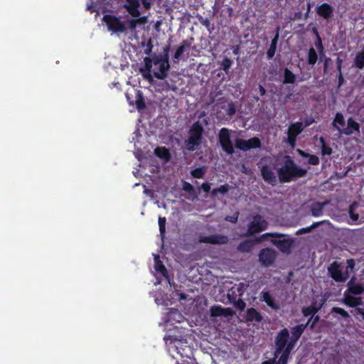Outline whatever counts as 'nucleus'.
<instances>
[{
	"label": "nucleus",
	"instance_id": "1",
	"mask_svg": "<svg viewBox=\"0 0 364 364\" xmlns=\"http://www.w3.org/2000/svg\"><path fill=\"white\" fill-rule=\"evenodd\" d=\"M281 183L290 182L306 176L307 171L296 165L289 156L284 157L283 164L277 170Z\"/></svg>",
	"mask_w": 364,
	"mask_h": 364
},
{
	"label": "nucleus",
	"instance_id": "2",
	"mask_svg": "<svg viewBox=\"0 0 364 364\" xmlns=\"http://www.w3.org/2000/svg\"><path fill=\"white\" fill-rule=\"evenodd\" d=\"M203 132L204 129L200 121L196 122L191 126L189 130V137L185 141L186 147L188 151H195L200 145Z\"/></svg>",
	"mask_w": 364,
	"mask_h": 364
},
{
	"label": "nucleus",
	"instance_id": "3",
	"mask_svg": "<svg viewBox=\"0 0 364 364\" xmlns=\"http://www.w3.org/2000/svg\"><path fill=\"white\" fill-rule=\"evenodd\" d=\"M152 60V65L154 68L153 70L154 75L159 80H164L168 76V71L170 68L168 54L164 55H154Z\"/></svg>",
	"mask_w": 364,
	"mask_h": 364
},
{
	"label": "nucleus",
	"instance_id": "4",
	"mask_svg": "<svg viewBox=\"0 0 364 364\" xmlns=\"http://www.w3.org/2000/svg\"><path fill=\"white\" fill-rule=\"evenodd\" d=\"M284 235L282 234H279L277 232L274 233H265L263 234L259 238H258L256 241L252 240H246L239 244L237 246V250L241 252H250L252 250L253 247L256 243L261 242L264 240H266L267 237H272L274 238H280L284 237Z\"/></svg>",
	"mask_w": 364,
	"mask_h": 364
},
{
	"label": "nucleus",
	"instance_id": "5",
	"mask_svg": "<svg viewBox=\"0 0 364 364\" xmlns=\"http://www.w3.org/2000/svg\"><path fill=\"white\" fill-rule=\"evenodd\" d=\"M219 143L223 150L228 154H232L235 151L233 144L230 139V131L227 128H222L220 130Z\"/></svg>",
	"mask_w": 364,
	"mask_h": 364
},
{
	"label": "nucleus",
	"instance_id": "6",
	"mask_svg": "<svg viewBox=\"0 0 364 364\" xmlns=\"http://www.w3.org/2000/svg\"><path fill=\"white\" fill-rule=\"evenodd\" d=\"M103 21L105 22L108 30L113 33H123L126 31L125 24L114 16L105 15L103 17Z\"/></svg>",
	"mask_w": 364,
	"mask_h": 364
},
{
	"label": "nucleus",
	"instance_id": "7",
	"mask_svg": "<svg viewBox=\"0 0 364 364\" xmlns=\"http://www.w3.org/2000/svg\"><path fill=\"white\" fill-rule=\"evenodd\" d=\"M268 223L259 215L253 217L248 225L247 235H252L267 229Z\"/></svg>",
	"mask_w": 364,
	"mask_h": 364
},
{
	"label": "nucleus",
	"instance_id": "8",
	"mask_svg": "<svg viewBox=\"0 0 364 364\" xmlns=\"http://www.w3.org/2000/svg\"><path fill=\"white\" fill-rule=\"evenodd\" d=\"M198 241L200 243L221 245L228 244L229 242V238L224 235L220 234L212 235L210 236L200 235L198 237Z\"/></svg>",
	"mask_w": 364,
	"mask_h": 364
},
{
	"label": "nucleus",
	"instance_id": "9",
	"mask_svg": "<svg viewBox=\"0 0 364 364\" xmlns=\"http://www.w3.org/2000/svg\"><path fill=\"white\" fill-rule=\"evenodd\" d=\"M277 257V252L272 248H264L259 253V261L265 267L272 265Z\"/></svg>",
	"mask_w": 364,
	"mask_h": 364
},
{
	"label": "nucleus",
	"instance_id": "10",
	"mask_svg": "<svg viewBox=\"0 0 364 364\" xmlns=\"http://www.w3.org/2000/svg\"><path fill=\"white\" fill-rule=\"evenodd\" d=\"M235 146L239 149L246 151L251 149L260 147L261 142L257 137H253L248 140L236 139Z\"/></svg>",
	"mask_w": 364,
	"mask_h": 364
},
{
	"label": "nucleus",
	"instance_id": "11",
	"mask_svg": "<svg viewBox=\"0 0 364 364\" xmlns=\"http://www.w3.org/2000/svg\"><path fill=\"white\" fill-rule=\"evenodd\" d=\"M289 337V331L287 328L282 329L277 335L276 338V350L274 352L276 358L282 353L287 346V340Z\"/></svg>",
	"mask_w": 364,
	"mask_h": 364
},
{
	"label": "nucleus",
	"instance_id": "12",
	"mask_svg": "<svg viewBox=\"0 0 364 364\" xmlns=\"http://www.w3.org/2000/svg\"><path fill=\"white\" fill-rule=\"evenodd\" d=\"M331 277L338 282H343L347 279V275L342 272L340 264L336 262H333L328 268Z\"/></svg>",
	"mask_w": 364,
	"mask_h": 364
},
{
	"label": "nucleus",
	"instance_id": "13",
	"mask_svg": "<svg viewBox=\"0 0 364 364\" xmlns=\"http://www.w3.org/2000/svg\"><path fill=\"white\" fill-rule=\"evenodd\" d=\"M123 6L127 9L128 13L132 17H139L141 16V12L138 8L139 6V1L138 0H119Z\"/></svg>",
	"mask_w": 364,
	"mask_h": 364
},
{
	"label": "nucleus",
	"instance_id": "14",
	"mask_svg": "<svg viewBox=\"0 0 364 364\" xmlns=\"http://www.w3.org/2000/svg\"><path fill=\"white\" fill-rule=\"evenodd\" d=\"M144 66L139 68V72L141 73L144 79L148 80L151 84L154 82V78L151 75L152 60L149 57H146L144 59Z\"/></svg>",
	"mask_w": 364,
	"mask_h": 364
},
{
	"label": "nucleus",
	"instance_id": "15",
	"mask_svg": "<svg viewBox=\"0 0 364 364\" xmlns=\"http://www.w3.org/2000/svg\"><path fill=\"white\" fill-rule=\"evenodd\" d=\"M337 129L340 134H344L346 135H351L355 131L359 132L360 124L356 122L353 118H349L347 121V127L344 129H341L337 127Z\"/></svg>",
	"mask_w": 364,
	"mask_h": 364
},
{
	"label": "nucleus",
	"instance_id": "16",
	"mask_svg": "<svg viewBox=\"0 0 364 364\" xmlns=\"http://www.w3.org/2000/svg\"><path fill=\"white\" fill-rule=\"evenodd\" d=\"M211 317H218L220 316H232L233 311L230 308H223L220 306H213L210 309Z\"/></svg>",
	"mask_w": 364,
	"mask_h": 364
},
{
	"label": "nucleus",
	"instance_id": "17",
	"mask_svg": "<svg viewBox=\"0 0 364 364\" xmlns=\"http://www.w3.org/2000/svg\"><path fill=\"white\" fill-rule=\"evenodd\" d=\"M302 123L296 122L291 124L288 129V137L290 143H294L296 140V136L302 131Z\"/></svg>",
	"mask_w": 364,
	"mask_h": 364
},
{
	"label": "nucleus",
	"instance_id": "18",
	"mask_svg": "<svg viewBox=\"0 0 364 364\" xmlns=\"http://www.w3.org/2000/svg\"><path fill=\"white\" fill-rule=\"evenodd\" d=\"M261 173H262L263 179L266 182H267L272 185L276 184V183H277L276 176H275L274 173L272 171V170L269 166H262V168L261 169Z\"/></svg>",
	"mask_w": 364,
	"mask_h": 364
},
{
	"label": "nucleus",
	"instance_id": "19",
	"mask_svg": "<svg viewBox=\"0 0 364 364\" xmlns=\"http://www.w3.org/2000/svg\"><path fill=\"white\" fill-rule=\"evenodd\" d=\"M272 242L283 252H289L294 242L291 239L272 240Z\"/></svg>",
	"mask_w": 364,
	"mask_h": 364
},
{
	"label": "nucleus",
	"instance_id": "20",
	"mask_svg": "<svg viewBox=\"0 0 364 364\" xmlns=\"http://www.w3.org/2000/svg\"><path fill=\"white\" fill-rule=\"evenodd\" d=\"M333 11V7L327 3H323L316 8L317 14L326 19L332 16Z\"/></svg>",
	"mask_w": 364,
	"mask_h": 364
},
{
	"label": "nucleus",
	"instance_id": "21",
	"mask_svg": "<svg viewBox=\"0 0 364 364\" xmlns=\"http://www.w3.org/2000/svg\"><path fill=\"white\" fill-rule=\"evenodd\" d=\"M329 203V200H326L324 202H316L311 205V215L318 217L321 216L323 214V208Z\"/></svg>",
	"mask_w": 364,
	"mask_h": 364
},
{
	"label": "nucleus",
	"instance_id": "22",
	"mask_svg": "<svg viewBox=\"0 0 364 364\" xmlns=\"http://www.w3.org/2000/svg\"><path fill=\"white\" fill-rule=\"evenodd\" d=\"M262 319L261 314L254 308H250L247 310L246 312V321H256L260 322Z\"/></svg>",
	"mask_w": 364,
	"mask_h": 364
},
{
	"label": "nucleus",
	"instance_id": "23",
	"mask_svg": "<svg viewBox=\"0 0 364 364\" xmlns=\"http://www.w3.org/2000/svg\"><path fill=\"white\" fill-rule=\"evenodd\" d=\"M309 324V321H308L306 324H301L293 327L291 330L292 336L291 340L294 342H296L299 338L301 336L306 326Z\"/></svg>",
	"mask_w": 364,
	"mask_h": 364
},
{
	"label": "nucleus",
	"instance_id": "24",
	"mask_svg": "<svg viewBox=\"0 0 364 364\" xmlns=\"http://www.w3.org/2000/svg\"><path fill=\"white\" fill-rule=\"evenodd\" d=\"M134 18H132L127 21V24L131 31H134L136 28L137 24L144 25L146 23L147 18L146 17H141L139 16V17H134Z\"/></svg>",
	"mask_w": 364,
	"mask_h": 364
},
{
	"label": "nucleus",
	"instance_id": "25",
	"mask_svg": "<svg viewBox=\"0 0 364 364\" xmlns=\"http://www.w3.org/2000/svg\"><path fill=\"white\" fill-rule=\"evenodd\" d=\"M154 269L156 272L161 274L162 276L166 277L168 279L166 268L161 262L159 255H154Z\"/></svg>",
	"mask_w": 364,
	"mask_h": 364
},
{
	"label": "nucleus",
	"instance_id": "26",
	"mask_svg": "<svg viewBox=\"0 0 364 364\" xmlns=\"http://www.w3.org/2000/svg\"><path fill=\"white\" fill-rule=\"evenodd\" d=\"M262 298L264 301L267 303V304L270 306L272 309L277 310L279 308V306L277 303L275 302L274 299L269 294L267 291L262 292Z\"/></svg>",
	"mask_w": 364,
	"mask_h": 364
},
{
	"label": "nucleus",
	"instance_id": "27",
	"mask_svg": "<svg viewBox=\"0 0 364 364\" xmlns=\"http://www.w3.org/2000/svg\"><path fill=\"white\" fill-rule=\"evenodd\" d=\"M279 28H278L277 31V33H276L274 38L272 40L270 47L267 52V55L269 59L272 58L273 56L274 55L276 48H277V44L278 39H279Z\"/></svg>",
	"mask_w": 364,
	"mask_h": 364
},
{
	"label": "nucleus",
	"instance_id": "28",
	"mask_svg": "<svg viewBox=\"0 0 364 364\" xmlns=\"http://www.w3.org/2000/svg\"><path fill=\"white\" fill-rule=\"evenodd\" d=\"M343 303L349 306L355 307L362 304V299L360 297H353L345 294Z\"/></svg>",
	"mask_w": 364,
	"mask_h": 364
},
{
	"label": "nucleus",
	"instance_id": "29",
	"mask_svg": "<svg viewBox=\"0 0 364 364\" xmlns=\"http://www.w3.org/2000/svg\"><path fill=\"white\" fill-rule=\"evenodd\" d=\"M348 291L355 295L360 294L364 291V287L362 285L354 283L352 279L348 283Z\"/></svg>",
	"mask_w": 364,
	"mask_h": 364
},
{
	"label": "nucleus",
	"instance_id": "30",
	"mask_svg": "<svg viewBox=\"0 0 364 364\" xmlns=\"http://www.w3.org/2000/svg\"><path fill=\"white\" fill-rule=\"evenodd\" d=\"M323 223H327L328 225L331 224L328 220H323L321 222L314 223L310 227H307V228L299 230L296 232V235H299L311 232L313 229L318 228L319 225H321V224H323Z\"/></svg>",
	"mask_w": 364,
	"mask_h": 364
},
{
	"label": "nucleus",
	"instance_id": "31",
	"mask_svg": "<svg viewBox=\"0 0 364 364\" xmlns=\"http://www.w3.org/2000/svg\"><path fill=\"white\" fill-rule=\"evenodd\" d=\"M315 304L316 303H313L310 306L303 309L302 313L304 316H314L322 306V304H320L318 307H316Z\"/></svg>",
	"mask_w": 364,
	"mask_h": 364
},
{
	"label": "nucleus",
	"instance_id": "32",
	"mask_svg": "<svg viewBox=\"0 0 364 364\" xmlns=\"http://www.w3.org/2000/svg\"><path fill=\"white\" fill-rule=\"evenodd\" d=\"M135 98H136L135 104H136V108L139 110L144 109L146 105H145V103L144 101L143 94L140 90H137L136 92Z\"/></svg>",
	"mask_w": 364,
	"mask_h": 364
},
{
	"label": "nucleus",
	"instance_id": "33",
	"mask_svg": "<svg viewBox=\"0 0 364 364\" xmlns=\"http://www.w3.org/2000/svg\"><path fill=\"white\" fill-rule=\"evenodd\" d=\"M295 343L296 342H294V341L291 340L289 343L287 344V346H285L284 349L282 350L281 355H280V358H282V360H286V362L287 363V360H288L289 353H290Z\"/></svg>",
	"mask_w": 364,
	"mask_h": 364
},
{
	"label": "nucleus",
	"instance_id": "34",
	"mask_svg": "<svg viewBox=\"0 0 364 364\" xmlns=\"http://www.w3.org/2000/svg\"><path fill=\"white\" fill-rule=\"evenodd\" d=\"M354 65L359 69L364 68V48L361 52L357 53L354 60Z\"/></svg>",
	"mask_w": 364,
	"mask_h": 364
},
{
	"label": "nucleus",
	"instance_id": "35",
	"mask_svg": "<svg viewBox=\"0 0 364 364\" xmlns=\"http://www.w3.org/2000/svg\"><path fill=\"white\" fill-rule=\"evenodd\" d=\"M155 154L165 161H168L169 153L165 147H158L154 150Z\"/></svg>",
	"mask_w": 364,
	"mask_h": 364
},
{
	"label": "nucleus",
	"instance_id": "36",
	"mask_svg": "<svg viewBox=\"0 0 364 364\" xmlns=\"http://www.w3.org/2000/svg\"><path fill=\"white\" fill-rule=\"evenodd\" d=\"M331 313H335L340 315L343 318H344L348 322L350 321V316L349 314L346 310L341 307H333L331 309Z\"/></svg>",
	"mask_w": 364,
	"mask_h": 364
},
{
	"label": "nucleus",
	"instance_id": "37",
	"mask_svg": "<svg viewBox=\"0 0 364 364\" xmlns=\"http://www.w3.org/2000/svg\"><path fill=\"white\" fill-rule=\"evenodd\" d=\"M296 77L295 75L292 73L289 69H284V80L283 81L284 84L287 83H294L295 82Z\"/></svg>",
	"mask_w": 364,
	"mask_h": 364
},
{
	"label": "nucleus",
	"instance_id": "38",
	"mask_svg": "<svg viewBox=\"0 0 364 364\" xmlns=\"http://www.w3.org/2000/svg\"><path fill=\"white\" fill-rule=\"evenodd\" d=\"M165 341H166V343L170 346V348H176V349H178V344H180L181 341L177 340L176 338H173L172 336H168L164 338Z\"/></svg>",
	"mask_w": 364,
	"mask_h": 364
},
{
	"label": "nucleus",
	"instance_id": "39",
	"mask_svg": "<svg viewBox=\"0 0 364 364\" xmlns=\"http://www.w3.org/2000/svg\"><path fill=\"white\" fill-rule=\"evenodd\" d=\"M317 53L314 48H311L308 54V62L311 65H314L317 60Z\"/></svg>",
	"mask_w": 364,
	"mask_h": 364
},
{
	"label": "nucleus",
	"instance_id": "40",
	"mask_svg": "<svg viewBox=\"0 0 364 364\" xmlns=\"http://www.w3.org/2000/svg\"><path fill=\"white\" fill-rule=\"evenodd\" d=\"M205 168H198L191 171V175L196 178H202L205 174Z\"/></svg>",
	"mask_w": 364,
	"mask_h": 364
},
{
	"label": "nucleus",
	"instance_id": "41",
	"mask_svg": "<svg viewBox=\"0 0 364 364\" xmlns=\"http://www.w3.org/2000/svg\"><path fill=\"white\" fill-rule=\"evenodd\" d=\"M358 206V203H352L350 207H349V214H350V218L353 220V221H356L358 220L359 218V215L358 213H354V210L355 209V208Z\"/></svg>",
	"mask_w": 364,
	"mask_h": 364
},
{
	"label": "nucleus",
	"instance_id": "42",
	"mask_svg": "<svg viewBox=\"0 0 364 364\" xmlns=\"http://www.w3.org/2000/svg\"><path fill=\"white\" fill-rule=\"evenodd\" d=\"M336 124H338L341 126H344V124H345V120H344L343 116L341 113L336 114V117L333 121V124L334 127H336L337 129L338 127L336 126Z\"/></svg>",
	"mask_w": 364,
	"mask_h": 364
},
{
	"label": "nucleus",
	"instance_id": "43",
	"mask_svg": "<svg viewBox=\"0 0 364 364\" xmlns=\"http://www.w3.org/2000/svg\"><path fill=\"white\" fill-rule=\"evenodd\" d=\"M277 358H276V356L274 355V357L272 359L266 360L263 362L262 364H287L286 360H282L280 357L279 358L278 360Z\"/></svg>",
	"mask_w": 364,
	"mask_h": 364
},
{
	"label": "nucleus",
	"instance_id": "44",
	"mask_svg": "<svg viewBox=\"0 0 364 364\" xmlns=\"http://www.w3.org/2000/svg\"><path fill=\"white\" fill-rule=\"evenodd\" d=\"M228 191V188L227 186H221L218 188H215L212 191L213 196H216L218 193L225 194Z\"/></svg>",
	"mask_w": 364,
	"mask_h": 364
},
{
	"label": "nucleus",
	"instance_id": "45",
	"mask_svg": "<svg viewBox=\"0 0 364 364\" xmlns=\"http://www.w3.org/2000/svg\"><path fill=\"white\" fill-rule=\"evenodd\" d=\"M142 46H144L145 43H142ZM153 45H152V41L151 38L149 39L148 42L146 44V48L144 50V53L146 55H151L152 52Z\"/></svg>",
	"mask_w": 364,
	"mask_h": 364
},
{
	"label": "nucleus",
	"instance_id": "46",
	"mask_svg": "<svg viewBox=\"0 0 364 364\" xmlns=\"http://www.w3.org/2000/svg\"><path fill=\"white\" fill-rule=\"evenodd\" d=\"M321 141L323 144L322 145V154L323 155H330L332 153V149L330 147H328L324 144V140L323 138H321Z\"/></svg>",
	"mask_w": 364,
	"mask_h": 364
},
{
	"label": "nucleus",
	"instance_id": "47",
	"mask_svg": "<svg viewBox=\"0 0 364 364\" xmlns=\"http://www.w3.org/2000/svg\"><path fill=\"white\" fill-rule=\"evenodd\" d=\"M165 224H166V218L160 217L159 218V230L161 235L165 232Z\"/></svg>",
	"mask_w": 364,
	"mask_h": 364
},
{
	"label": "nucleus",
	"instance_id": "48",
	"mask_svg": "<svg viewBox=\"0 0 364 364\" xmlns=\"http://www.w3.org/2000/svg\"><path fill=\"white\" fill-rule=\"evenodd\" d=\"M234 305L237 309H240V311H243L246 306V304L245 303V301L240 299L235 301Z\"/></svg>",
	"mask_w": 364,
	"mask_h": 364
},
{
	"label": "nucleus",
	"instance_id": "49",
	"mask_svg": "<svg viewBox=\"0 0 364 364\" xmlns=\"http://www.w3.org/2000/svg\"><path fill=\"white\" fill-rule=\"evenodd\" d=\"M232 65V61L231 60H230L229 58H225L223 60V63H222V66H223V69L225 71V72H228V70H229V68H230Z\"/></svg>",
	"mask_w": 364,
	"mask_h": 364
},
{
	"label": "nucleus",
	"instance_id": "50",
	"mask_svg": "<svg viewBox=\"0 0 364 364\" xmlns=\"http://www.w3.org/2000/svg\"><path fill=\"white\" fill-rule=\"evenodd\" d=\"M239 212H235L232 216H226L225 220L232 223H236L238 219Z\"/></svg>",
	"mask_w": 364,
	"mask_h": 364
},
{
	"label": "nucleus",
	"instance_id": "51",
	"mask_svg": "<svg viewBox=\"0 0 364 364\" xmlns=\"http://www.w3.org/2000/svg\"><path fill=\"white\" fill-rule=\"evenodd\" d=\"M183 190L189 193H192L194 191V188L191 183L184 182L183 185Z\"/></svg>",
	"mask_w": 364,
	"mask_h": 364
},
{
	"label": "nucleus",
	"instance_id": "52",
	"mask_svg": "<svg viewBox=\"0 0 364 364\" xmlns=\"http://www.w3.org/2000/svg\"><path fill=\"white\" fill-rule=\"evenodd\" d=\"M309 163L311 165H317L319 163V159L315 155H309Z\"/></svg>",
	"mask_w": 364,
	"mask_h": 364
},
{
	"label": "nucleus",
	"instance_id": "53",
	"mask_svg": "<svg viewBox=\"0 0 364 364\" xmlns=\"http://www.w3.org/2000/svg\"><path fill=\"white\" fill-rule=\"evenodd\" d=\"M184 49H185V46L184 45H181V46H179L177 48L176 51L175 52L174 58L175 59H178L179 57L181 56V55L183 53Z\"/></svg>",
	"mask_w": 364,
	"mask_h": 364
},
{
	"label": "nucleus",
	"instance_id": "54",
	"mask_svg": "<svg viewBox=\"0 0 364 364\" xmlns=\"http://www.w3.org/2000/svg\"><path fill=\"white\" fill-rule=\"evenodd\" d=\"M246 285L243 283H240L237 285V291L239 292V296H242L245 289Z\"/></svg>",
	"mask_w": 364,
	"mask_h": 364
},
{
	"label": "nucleus",
	"instance_id": "55",
	"mask_svg": "<svg viewBox=\"0 0 364 364\" xmlns=\"http://www.w3.org/2000/svg\"><path fill=\"white\" fill-rule=\"evenodd\" d=\"M318 319H319L318 316H315V317H313V316H312V317L309 320V323L312 321V323L311 324V328H314V325L318 322Z\"/></svg>",
	"mask_w": 364,
	"mask_h": 364
},
{
	"label": "nucleus",
	"instance_id": "56",
	"mask_svg": "<svg viewBox=\"0 0 364 364\" xmlns=\"http://www.w3.org/2000/svg\"><path fill=\"white\" fill-rule=\"evenodd\" d=\"M201 188L206 193H208L210 190V185L208 183H203L201 186Z\"/></svg>",
	"mask_w": 364,
	"mask_h": 364
},
{
	"label": "nucleus",
	"instance_id": "57",
	"mask_svg": "<svg viewBox=\"0 0 364 364\" xmlns=\"http://www.w3.org/2000/svg\"><path fill=\"white\" fill-rule=\"evenodd\" d=\"M200 23H203L207 28L210 26V22L208 18H200Z\"/></svg>",
	"mask_w": 364,
	"mask_h": 364
},
{
	"label": "nucleus",
	"instance_id": "58",
	"mask_svg": "<svg viewBox=\"0 0 364 364\" xmlns=\"http://www.w3.org/2000/svg\"><path fill=\"white\" fill-rule=\"evenodd\" d=\"M355 311L358 315H360L363 320H364V309L361 308H356Z\"/></svg>",
	"mask_w": 364,
	"mask_h": 364
},
{
	"label": "nucleus",
	"instance_id": "59",
	"mask_svg": "<svg viewBox=\"0 0 364 364\" xmlns=\"http://www.w3.org/2000/svg\"><path fill=\"white\" fill-rule=\"evenodd\" d=\"M336 62H337V70H338V73H341V65H342L343 60L340 58H338L336 60Z\"/></svg>",
	"mask_w": 364,
	"mask_h": 364
},
{
	"label": "nucleus",
	"instance_id": "60",
	"mask_svg": "<svg viewBox=\"0 0 364 364\" xmlns=\"http://www.w3.org/2000/svg\"><path fill=\"white\" fill-rule=\"evenodd\" d=\"M347 264H348V267H347L348 268H350V269H353L354 268L355 262L353 259H348Z\"/></svg>",
	"mask_w": 364,
	"mask_h": 364
},
{
	"label": "nucleus",
	"instance_id": "61",
	"mask_svg": "<svg viewBox=\"0 0 364 364\" xmlns=\"http://www.w3.org/2000/svg\"><path fill=\"white\" fill-rule=\"evenodd\" d=\"M297 152L299 154L300 156H301L302 157H304V158H309V156L310 155L301 149H297Z\"/></svg>",
	"mask_w": 364,
	"mask_h": 364
},
{
	"label": "nucleus",
	"instance_id": "62",
	"mask_svg": "<svg viewBox=\"0 0 364 364\" xmlns=\"http://www.w3.org/2000/svg\"><path fill=\"white\" fill-rule=\"evenodd\" d=\"M143 6L146 9H149L151 6L150 2H149L147 0H141Z\"/></svg>",
	"mask_w": 364,
	"mask_h": 364
},
{
	"label": "nucleus",
	"instance_id": "63",
	"mask_svg": "<svg viewBox=\"0 0 364 364\" xmlns=\"http://www.w3.org/2000/svg\"><path fill=\"white\" fill-rule=\"evenodd\" d=\"M344 79L342 75V73H339L338 75V87L341 86V85L343 83Z\"/></svg>",
	"mask_w": 364,
	"mask_h": 364
},
{
	"label": "nucleus",
	"instance_id": "64",
	"mask_svg": "<svg viewBox=\"0 0 364 364\" xmlns=\"http://www.w3.org/2000/svg\"><path fill=\"white\" fill-rule=\"evenodd\" d=\"M259 93H260V95H262V96H263V95H265V93H266V90H265V89L264 88V87H263V86L259 85Z\"/></svg>",
	"mask_w": 364,
	"mask_h": 364
}]
</instances>
